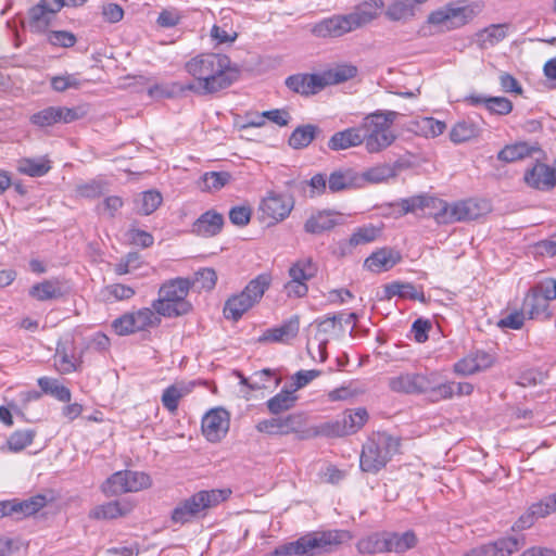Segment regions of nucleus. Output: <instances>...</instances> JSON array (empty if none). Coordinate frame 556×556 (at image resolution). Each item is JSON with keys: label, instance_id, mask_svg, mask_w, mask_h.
Instances as JSON below:
<instances>
[{"label": "nucleus", "instance_id": "obj_1", "mask_svg": "<svg viewBox=\"0 0 556 556\" xmlns=\"http://www.w3.org/2000/svg\"><path fill=\"white\" fill-rule=\"evenodd\" d=\"M186 72L195 84L192 91L211 94L229 87L237 77L230 59L219 53H200L185 64Z\"/></svg>", "mask_w": 556, "mask_h": 556}, {"label": "nucleus", "instance_id": "obj_2", "mask_svg": "<svg viewBox=\"0 0 556 556\" xmlns=\"http://www.w3.org/2000/svg\"><path fill=\"white\" fill-rule=\"evenodd\" d=\"M400 113L378 110L365 116L358 125L364 137L363 144L369 153L380 152L390 147L396 136L392 126Z\"/></svg>", "mask_w": 556, "mask_h": 556}, {"label": "nucleus", "instance_id": "obj_3", "mask_svg": "<svg viewBox=\"0 0 556 556\" xmlns=\"http://www.w3.org/2000/svg\"><path fill=\"white\" fill-rule=\"evenodd\" d=\"M343 532L331 530L309 533L296 541L282 544L271 552L270 556H317L329 552L331 546L342 543Z\"/></svg>", "mask_w": 556, "mask_h": 556}, {"label": "nucleus", "instance_id": "obj_4", "mask_svg": "<svg viewBox=\"0 0 556 556\" xmlns=\"http://www.w3.org/2000/svg\"><path fill=\"white\" fill-rule=\"evenodd\" d=\"M191 283L186 278H176L163 283L159 298L152 302L153 309L164 317H177L188 314L192 306L186 300Z\"/></svg>", "mask_w": 556, "mask_h": 556}, {"label": "nucleus", "instance_id": "obj_5", "mask_svg": "<svg viewBox=\"0 0 556 556\" xmlns=\"http://www.w3.org/2000/svg\"><path fill=\"white\" fill-rule=\"evenodd\" d=\"M230 490H202L180 502L172 511L174 523L185 525L228 498Z\"/></svg>", "mask_w": 556, "mask_h": 556}, {"label": "nucleus", "instance_id": "obj_6", "mask_svg": "<svg viewBox=\"0 0 556 556\" xmlns=\"http://www.w3.org/2000/svg\"><path fill=\"white\" fill-rule=\"evenodd\" d=\"M400 442L382 432L369 438L363 446L359 466L365 472L377 473L399 451Z\"/></svg>", "mask_w": 556, "mask_h": 556}, {"label": "nucleus", "instance_id": "obj_7", "mask_svg": "<svg viewBox=\"0 0 556 556\" xmlns=\"http://www.w3.org/2000/svg\"><path fill=\"white\" fill-rule=\"evenodd\" d=\"M271 276L263 273L252 279L239 293L230 296L224 306L227 319L239 320L242 315L261 301L265 291L270 287Z\"/></svg>", "mask_w": 556, "mask_h": 556}, {"label": "nucleus", "instance_id": "obj_8", "mask_svg": "<svg viewBox=\"0 0 556 556\" xmlns=\"http://www.w3.org/2000/svg\"><path fill=\"white\" fill-rule=\"evenodd\" d=\"M490 205L485 200L466 199L448 203L441 199L439 211H431L438 224H453L472 220L485 214Z\"/></svg>", "mask_w": 556, "mask_h": 556}, {"label": "nucleus", "instance_id": "obj_9", "mask_svg": "<svg viewBox=\"0 0 556 556\" xmlns=\"http://www.w3.org/2000/svg\"><path fill=\"white\" fill-rule=\"evenodd\" d=\"M556 299V279L545 278L532 286L522 302L529 319L546 320L552 317L551 301Z\"/></svg>", "mask_w": 556, "mask_h": 556}, {"label": "nucleus", "instance_id": "obj_10", "mask_svg": "<svg viewBox=\"0 0 556 556\" xmlns=\"http://www.w3.org/2000/svg\"><path fill=\"white\" fill-rule=\"evenodd\" d=\"M161 316L153 307H142L138 311L128 312L112 323V328L118 336H128L139 331H147L161 325Z\"/></svg>", "mask_w": 556, "mask_h": 556}, {"label": "nucleus", "instance_id": "obj_11", "mask_svg": "<svg viewBox=\"0 0 556 556\" xmlns=\"http://www.w3.org/2000/svg\"><path fill=\"white\" fill-rule=\"evenodd\" d=\"M150 476L141 471L123 470L114 472L102 484L101 490L106 496H115L127 492H139L150 488Z\"/></svg>", "mask_w": 556, "mask_h": 556}, {"label": "nucleus", "instance_id": "obj_12", "mask_svg": "<svg viewBox=\"0 0 556 556\" xmlns=\"http://www.w3.org/2000/svg\"><path fill=\"white\" fill-rule=\"evenodd\" d=\"M473 18V10L469 7H455L447 4L428 16V23L440 27L442 30L459 28Z\"/></svg>", "mask_w": 556, "mask_h": 556}, {"label": "nucleus", "instance_id": "obj_13", "mask_svg": "<svg viewBox=\"0 0 556 556\" xmlns=\"http://www.w3.org/2000/svg\"><path fill=\"white\" fill-rule=\"evenodd\" d=\"M293 206L294 201L291 197L269 191L261 201V217L269 224L278 223L290 215Z\"/></svg>", "mask_w": 556, "mask_h": 556}, {"label": "nucleus", "instance_id": "obj_14", "mask_svg": "<svg viewBox=\"0 0 556 556\" xmlns=\"http://www.w3.org/2000/svg\"><path fill=\"white\" fill-rule=\"evenodd\" d=\"M389 388L396 393L421 394L431 388V376L418 372H404L390 377Z\"/></svg>", "mask_w": 556, "mask_h": 556}, {"label": "nucleus", "instance_id": "obj_15", "mask_svg": "<svg viewBox=\"0 0 556 556\" xmlns=\"http://www.w3.org/2000/svg\"><path fill=\"white\" fill-rule=\"evenodd\" d=\"M355 21V16H351L350 13L345 15H333L316 23L311 31L314 36L320 38L340 37L358 28Z\"/></svg>", "mask_w": 556, "mask_h": 556}, {"label": "nucleus", "instance_id": "obj_16", "mask_svg": "<svg viewBox=\"0 0 556 556\" xmlns=\"http://www.w3.org/2000/svg\"><path fill=\"white\" fill-rule=\"evenodd\" d=\"M525 545L523 536L502 538L466 552L463 556H509Z\"/></svg>", "mask_w": 556, "mask_h": 556}, {"label": "nucleus", "instance_id": "obj_17", "mask_svg": "<svg viewBox=\"0 0 556 556\" xmlns=\"http://www.w3.org/2000/svg\"><path fill=\"white\" fill-rule=\"evenodd\" d=\"M229 428V415L223 408H215L204 415L202 432L211 442H217L226 435Z\"/></svg>", "mask_w": 556, "mask_h": 556}, {"label": "nucleus", "instance_id": "obj_18", "mask_svg": "<svg viewBox=\"0 0 556 556\" xmlns=\"http://www.w3.org/2000/svg\"><path fill=\"white\" fill-rule=\"evenodd\" d=\"M439 205H441V199L427 194H418L401 199L397 203L392 204V206L400 207L397 216H403L409 213L418 214L419 212L431 216V211H439Z\"/></svg>", "mask_w": 556, "mask_h": 556}, {"label": "nucleus", "instance_id": "obj_19", "mask_svg": "<svg viewBox=\"0 0 556 556\" xmlns=\"http://www.w3.org/2000/svg\"><path fill=\"white\" fill-rule=\"evenodd\" d=\"M389 176H329L328 186L332 192L364 188L387 181Z\"/></svg>", "mask_w": 556, "mask_h": 556}, {"label": "nucleus", "instance_id": "obj_20", "mask_svg": "<svg viewBox=\"0 0 556 556\" xmlns=\"http://www.w3.org/2000/svg\"><path fill=\"white\" fill-rule=\"evenodd\" d=\"M224 226V216L208 210L200 215L191 226V232L199 237L211 238L218 235Z\"/></svg>", "mask_w": 556, "mask_h": 556}, {"label": "nucleus", "instance_id": "obj_21", "mask_svg": "<svg viewBox=\"0 0 556 556\" xmlns=\"http://www.w3.org/2000/svg\"><path fill=\"white\" fill-rule=\"evenodd\" d=\"M301 424L300 415H288L286 417H277L264 419L257 422L256 429L260 432L268 434H287L296 431L298 426Z\"/></svg>", "mask_w": 556, "mask_h": 556}, {"label": "nucleus", "instance_id": "obj_22", "mask_svg": "<svg viewBox=\"0 0 556 556\" xmlns=\"http://www.w3.org/2000/svg\"><path fill=\"white\" fill-rule=\"evenodd\" d=\"M286 86L304 96L314 94L324 89L321 74H296L286 79Z\"/></svg>", "mask_w": 556, "mask_h": 556}, {"label": "nucleus", "instance_id": "obj_23", "mask_svg": "<svg viewBox=\"0 0 556 556\" xmlns=\"http://www.w3.org/2000/svg\"><path fill=\"white\" fill-rule=\"evenodd\" d=\"M30 298L39 302L59 300L64 295L62 283L59 279H46L37 282L28 290Z\"/></svg>", "mask_w": 556, "mask_h": 556}, {"label": "nucleus", "instance_id": "obj_24", "mask_svg": "<svg viewBox=\"0 0 556 556\" xmlns=\"http://www.w3.org/2000/svg\"><path fill=\"white\" fill-rule=\"evenodd\" d=\"M300 329L298 316H293L279 327L267 329L260 338L261 342H288L296 337Z\"/></svg>", "mask_w": 556, "mask_h": 556}, {"label": "nucleus", "instance_id": "obj_25", "mask_svg": "<svg viewBox=\"0 0 556 556\" xmlns=\"http://www.w3.org/2000/svg\"><path fill=\"white\" fill-rule=\"evenodd\" d=\"M194 387L193 382H176L167 387L161 396L164 408L174 414L177 412L181 399L191 393Z\"/></svg>", "mask_w": 556, "mask_h": 556}, {"label": "nucleus", "instance_id": "obj_26", "mask_svg": "<svg viewBox=\"0 0 556 556\" xmlns=\"http://www.w3.org/2000/svg\"><path fill=\"white\" fill-rule=\"evenodd\" d=\"M401 260L399 252L391 249H380L365 260V267L374 273L391 269Z\"/></svg>", "mask_w": 556, "mask_h": 556}, {"label": "nucleus", "instance_id": "obj_27", "mask_svg": "<svg viewBox=\"0 0 556 556\" xmlns=\"http://www.w3.org/2000/svg\"><path fill=\"white\" fill-rule=\"evenodd\" d=\"M338 214L331 211H318L312 214L304 224L307 233L319 235L339 224Z\"/></svg>", "mask_w": 556, "mask_h": 556}, {"label": "nucleus", "instance_id": "obj_28", "mask_svg": "<svg viewBox=\"0 0 556 556\" xmlns=\"http://www.w3.org/2000/svg\"><path fill=\"white\" fill-rule=\"evenodd\" d=\"M363 141L364 137L361 135L359 127L355 126L333 134L328 141V147L333 151H339L361 146Z\"/></svg>", "mask_w": 556, "mask_h": 556}, {"label": "nucleus", "instance_id": "obj_29", "mask_svg": "<svg viewBox=\"0 0 556 556\" xmlns=\"http://www.w3.org/2000/svg\"><path fill=\"white\" fill-rule=\"evenodd\" d=\"M538 143H528L526 141L516 142L504 147L497 154L498 160L504 162H516L535 153H541Z\"/></svg>", "mask_w": 556, "mask_h": 556}, {"label": "nucleus", "instance_id": "obj_30", "mask_svg": "<svg viewBox=\"0 0 556 556\" xmlns=\"http://www.w3.org/2000/svg\"><path fill=\"white\" fill-rule=\"evenodd\" d=\"M137 214L148 216L154 213L163 203L162 193L150 189L138 193L134 200Z\"/></svg>", "mask_w": 556, "mask_h": 556}, {"label": "nucleus", "instance_id": "obj_31", "mask_svg": "<svg viewBox=\"0 0 556 556\" xmlns=\"http://www.w3.org/2000/svg\"><path fill=\"white\" fill-rule=\"evenodd\" d=\"M384 293L387 299L399 296L402 299L415 300L422 303L426 301L422 289L417 288L409 282H391L384 287Z\"/></svg>", "mask_w": 556, "mask_h": 556}, {"label": "nucleus", "instance_id": "obj_32", "mask_svg": "<svg viewBox=\"0 0 556 556\" xmlns=\"http://www.w3.org/2000/svg\"><path fill=\"white\" fill-rule=\"evenodd\" d=\"M131 509L129 502L112 501L94 507L89 516L93 519H114L127 515Z\"/></svg>", "mask_w": 556, "mask_h": 556}, {"label": "nucleus", "instance_id": "obj_33", "mask_svg": "<svg viewBox=\"0 0 556 556\" xmlns=\"http://www.w3.org/2000/svg\"><path fill=\"white\" fill-rule=\"evenodd\" d=\"M418 540L413 531H406L402 534L396 532H387V553H404L414 548Z\"/></svg>", "mask_w": 556, "mask_h": 556}, {"label": "nucleus", "instance_id": "obj_34", "mask_svg": "<svg viewBox=\"0 0 556 556\" xmlns=\"http://www.w3.org/2000/svg\"><path fill=\"white\" fill-rule=\"evenodd\" d=\"M319 128L313 124L298 126L290 135L288 143L292 149L300 150L308 147L315 139Z\"/></svg>", "mask_w": 556, "mask_h": 556}, {"label": "nucleus", "instance_id": "obj_35", "mask_svg": "<svg viewBox=\"0 0 556 556\" xmlns=\"http://www.w3.org/2000/svg\"><path fill=\"white\" fill-rule=\"evenodd\" d=\"M382 8V0H366L350 14L351 16H355L356 26L362 27L377 18Z\"/></svg>", "mask_w": 556, "mask_h": 556}, {"label": "nucleus", "instance_id": "obj_36", "mask_svg": "<svg viewBox=\"0 0 556 556\" xmlns=\"http://www.w3.org/2000/svg\"><path fill=\"white\" fill-rule=\"evenodd\" d=\"M317 271L318 267L312 258H301L291 265L288 273L290 279L307 285V281L317 275Z\"/></svg>", "mask_w": 556, "mask_h": 556}, {"label": "nucleus", "instance_id": "obj_37", "mask_svg": "<svg viewBox=\"0 0 556 556\" xmlns=\"http://www.w3.org/2000/svg\"><path fill=\"white\" fill-rule=\"evenodd\" d=\"M356 73L357 68L355 66L349 64H340L320 74L324 87H326L329 85H336L346 81L353 78L356 75Z\"/></svg>", "mask_w": 556, "mask_h": 556}, {"label": "nucleus", "instance_id": "obj_38", "mask_svg": "<svg viewBox=\"0 0 556 556\" xmlns=\"http://www.w3.org/2000/svg\"><path fill=\"white\" fill-rule=\"evenodd\" d=\"M356 547L363 554L387 553V532H377L362 538Z\"/></svg>", "mask_w": 556, "mask_h": 556}, {"label": "nucleus", "instance_id": "obj_39", "mask_svg": "<svg viewBox=\"0 0 556 556\" xmlns=\"http://www.w3.org/2000/svg\"><path fill=\"white\" fill-rule=\"evenodd\" d=\"M12 501L14 506V516H16L17 519L36 514L43 508L47 503L46 496L43 495H36L24 501Z\"/></svg>", "mask_w": 556, "mask_h": 556}, {"label": "nucleus", "instance_id": "obj_40", "mask_svg": "<svg viewBox=\"0 0 556 556\" xmlns=\"http://www.w3.org/2000/svg\"><path fill=\"white\" fill-rule=\"evenodd\" d=\"M415 130L418 135L426 138H434L442 135L446 129V124L430 116L420 117L415 121Z\"/></svg>", "mask_w": 556, "mask_h": 556}, {"label": "nucleus", "instance_id": "obj_41", "mask_svg": "<svg viewBox=\"0 0 556 556\" xmlns=\"http://www.w3.org/2000/svg\"><path fill=\"white\" fill-rule=\"evenodd\" d=\"M479 127L470 121L457 122L450 131V139L454 143H463L479 136Z\"/></svg>", "mask_w": 556, "mask_h": 556}, {"label": "nucleus", "instance_id": "obj_42", "mask_svg": "<svg viewBox=\"0 0 556 556\" xmlns=\"http://www.w3.org/2000/svg\"><path fill=\"white\" fill-rule=\"evenodd\" d=\"M38 386L43 393L51 394L53 397L61 402L71 401L72 394L70 389L61 384L56 379L40 377L38 379Z\"/></svg>", "mask_w": 556, "mask_h": 556}, {"label": "nucleus", "instance_id": "obj_43", "mask_svg": "<svg viewBox=\"0 0 556 556\" xmlns=\"http://www.w3.org/2000/svg\"><path fill=\"white\" fill-rule=\"evenodd\" d=\"M293 393L294 391L281 390L278 394L267 401L266 405L268 410L273 415H278L291 409L298 399Z\"/></svg>", "mask_w": 556, "mask_h": 556}, {"label": "nucleus", "instance_id": "obj_44", "mask_svg": "<svg viewBox=\"0 0 556 556\" xmlns=\"http://www.w3.org/2000/svg\"><path fill=\"white\" fill-rule=\"evenodd\" d=\"M81 361L70 354L65 346H58L54 355V366L61 374H71L79 369Z\"/></svg>", "mask_w": 556, "mask_h": 556}, {"label": "nucleus", "instance_id": "obj_45", "mask_svg": "<svg viewBox=\"0 0 556 556\" xmlns=\"http://www.w3.org/2000/svg\"><path fill=\"white\" fill-rule=\"evenodd\" d=\"M368 417V412L364 407L346 412L341 420L345 426L348 435L361 430L367 422Z\"/></svg>", "mask_w": 556, "mask_h": 556}, {"label": "nucleus", "instance_id": "obj_46", "mask_svg": "<svg viewBox=\"0 0 556 556\" xmlns=\"http://www.w3.org/2000/svg\"><path fill=\"white\" fill-rule=\"evenodd\" d=\"M29 26L34 31H45L53 20L54 15L48 14V11L41 5H34L29 12Z\"/></svg>", "mask_w": 556, "mask_h": 556}, {"label": "nucleus", "instance_id": "obj_47", "mask_svg": "<svg viewBox=\"0 0 556 556\" xmlns=\"http://www.w3.org/2000/svg\"><path fill=\"white\" fill-rule=\"evenodd\" d=\"M101 294L104 301H124L131 299L136 291L130 286L122 285V283H112L105 286L101 290Z\"/></svg>", "mask_w": 556, "mask_h": 556}, {"label": "nucleus", "instance_id": "obj_48", "mask_svg": "<svg viewBox=\"0 0 556 556\" xmlns=\"http://www.w3.org/2000/svg\"><path fill=\"white\" fill-rule=\"evenodd\" d=\"M317 328L316 337H326L336 332L337 330L342 331V315H326L315 320Z\"/></svg>", "mask_w": 556, "mask_h": 556}, {"label": "nucleus", "instance_id": "obj_49", "mask_svg": "<svg viewBox=\"0 0 556 556\" xmlns=\"http://www.w3.org/2000/svg\"><path fill=\"white\" fill-rule=\"evenodd\" d=\"M381 233V229L374 225L357 228L350 237V245L357 247L375 241Z\"/></svg>", "mask_w": 556, "mask_h": 556}, {"label": "nucleus", "instance_id": "obj_50", "mask_svg": "<svg viewBox=\"0 0 556 556\" xmlns=\"http://www.w3.org/2000/svg\"><path fill=\"white\" fill-rule=\"evenodd\" d=\"M35 435L31 429L14 431L8 439L9 450L15 453L23 451L33 443Z\"/></svg>", "mask_w": 556, "mask_h": 556}, {"label": "nucleus", "instance_id": "obj_51", "mask_svg": "<svg viewBox=\"0 0 556 556\" xmlns=\"http://www.w3.org/2000/svg\"><path fill=\"white\" fill-rule=\"evenodd\" d=\"M279 381L270 369H263L250 377L249 388L251 390L268 389L271 386H278Z\"/></svg>", "mask_w": 556, "mask_h": 556}, {"label": "nucleus", "instance_id": "obj_52", "mask_svg": "<svg viewBox=\"0 0 556 556\" xmlns=\"http://www.w3.org/2000/svg\"><path fill=\"white\" fill-rule=\"evenodd\" d=\"M50 161L46 157L25 159L20 162V174H46L51 170Z\"/></svg>", "mask_w": 556, "mask_h": 556}, {"label": "nucleus", "instance_id": "obj_53", "mask_svg": "<svg viewBox=\"0 0 556 556\" xmlns=\"http://www.w3.org/2000/svg\"><path fill=\"white\" fill-rule=\"evenodd\" d=\"M193 89L192 84L184 86L179 83H173L170 85H155L149 89V93L151 97L172 98L179 92Z\"/></svg>", "mask_w": 556, "mask_h": 556}, {"label": "nucleus", "instance_id": "obj_54", "mask_svg": "<svg viewBox=\"0 0 556 556\" xmlns=\"http://www.w3.org/2000/svg\"><path fill=\"white\" fill-rule=\"evenodd\" d=\"M386 16L391 21H405L414 16V7L404 1H394L387 11Z\"/></svg>", "mask_w": 556, "mask_h": 556}, {"label": "nucleus", "instance_id": "obj_55", "mask_svg": "<svg viewBox=\"0 0 556 556\" xmlns=\"http://www.w3.org/2000/svg\"><path fill=\"white\" fill-rule=\"evenodd\" d=\"M364 392H365L364 388L358 387L354 382H350L348 386H342L340 388L331 390L328 393V400L331 402L348 401V400H351L359 394H363Z\"/></svg>", "mask_w": 556, "mask_h": 556}, {"label": "nucleus", "instance_id": "obj_56", "mask_svg": "<svg viewBox=\"0 0 556 556\" xmlns=\"http://www.w3.org/2000/svg\"><path fill=\"white\" fill-rule=\"evenodd\" d=\"M507 36V25H491L483 29L480 34L483 45L494 46Z\"/></svg>", "mask_w": 556, "mask_h": 556}, {"label": "nucleus", "instance_id": "obj_57", "mask_svg": "<svg viewBox=\"0 0 556 556\" xmlns=\"http://www.w3.org/2000/svg\"><path fill=\"white\" fill-rule=\"evenodd\" d=\"M431 376V388H429L428 392L430 394V397L432 401H441V400H447L453 396L455 393V382H444L440 384H434L433 377Z\"/></svg>", "mask_w": 556, "mask_h": 556}, {"label": "nucleus", "instance_id": "obj_58", "mask_svg": "<svg viewBox=\"0 0 556 556\" xmlns=\"http://www.w3.org/2000/svg\"><path fill=\"white\" fill-rule=\"evenodd\" d=\"M30 121L33 124L40 126V127H47L51 126L55 123L60 122V115H58L56 106H49L46 108L37 113H35Z\"/></svg>", "mask_w": 556, "mask_h": 556}, {"label": "nucleus", "instance_id": "obj_59", "mask_svg": "<svg viewBox=\"0 0 556 556\" xmlns=\"http://www.w3.org/2000/svg\"><path fill=\"white\" fill-rule=\"evenodd\" d=\"M51 86L53 90L63 92L67 89H78L81 86L80 79L75 74H66L62 76H54L51 78Z\"/></svg>", "mask_w": 556, "mask_h": 556}, {"label": "nucleus", "instance_id": "obj_60", "mask_svg": "<svg viewBox=\"0 0 556 556\" xmlns=\"http://www.w3.org/2000/svg\"><path fill=\"white\" fill-rule=\"evenodd\" d=\"M231 176H202L197 185L201 191L215 192L229 182Z\"/></svg>", "mask_w": 556, "mask_h": 556}, {"label": "nucleus", "instance_id": "obj_61", "mask_svg": "<svg viewBox=\"0 0 556 556\" xmlns=\"http://www.w3.org/2000/svg\"><path fill=\"white\" fill-rule=\"evenodd\" d=\"M513 102L505 97H490L486 100V110L491 114L507 115L513 111Z\"/></svg>", "mask_w": 556, "mask_h": 556}, {"label": "nucleus", "instance_id": "obj_62", "mask_svg": "<svg viewBox=\"0 0 556 556\" xmlns=\"http://www.w3.org/2000/svg\"><path fill=\"white\" fill-rule=\"evenodd\" d=\"M316 434L328 438H340L348 435L345 426L341 419L320 425L316 431Z\"/></svg>", "mask_w": 556, "mask_h": 556}, {"label": "nucleus", "instance_id": "obj_63", "mask_svg": "<svg viewBox=\"0 0 556 556\" xmlns=\"http://www.w3.org/2000/svg\"><path fill=\"white\" fill-rule=\"evenodd\" d=\"M48 41L52 46L71 48L73 47L77 39L76 36L66 30H52L48 34Z\"/></svg>", "mask_w": 556, "mask_h": 556}, {"label": "nucleus", "instance_id": "obj_64", "mask_svg": "<svg viewBox=\"0 0 556 556\" xmlns=\"http://www.w3.org/2000/svg\"><path fill=\"white\" fill-rule=\"evenodd\" d=\"M523 180L529 187L542 191L556 187V176H523Z\"/></svg>", "mask_w": 556, "mask_h": 556}]
</instances>
